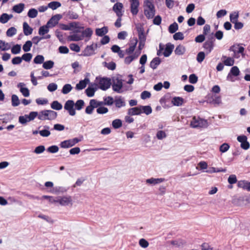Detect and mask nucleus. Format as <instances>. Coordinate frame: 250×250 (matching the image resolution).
I'll list each match as a JSON object with an SVG mask.
<instances>
[{"label": "nucleus", "mask_w": 250, "mask_h": 250, "mask_svg": "<svg viewBox=\"0 0 250 250\" xmlns=\"http://www.w3.org/2000/svg\"><path fill=\"white\" fill-rule=\"evenodd\" d=\"M37 116L41 120H53L56 118L57 113L51 110H45L38 113Z\"/></svg>", "instance_id": "3"}, {"label": "nucleus", "mask_w": 250, "mask_h": 250, "mask_svg": "<svg viewBox=\"0 0 250 250\" xmlns=\"http://www.w3.org/2000/svg\"><path fill=\"white\" fill-rule=\"evenodd\" d=\"M165 181L164 178H151L146 180V183L152 185H155Z\"/></svg>", "instance_id": "22"}, {"label": "nucleus", "mask_w": 250, "mask_h": 250, "mask_svg": "<svg viewBox=\"0 0 250 250\" xmlns=\"http://www.w3.org/2000/svg\"><path fill=\"white\" fill-rule=\"evenodd\" d=\"M123 8L124 5L122 3L117 2L113 5L112 10L117 17H122L124 12Z\"/></svg>", "instance_id": "14"}, {"label": "nucleus", "mask_w": 250, "mask_h": 250, "mask_svg": "<svg viewBox=\"0 0 250 250\" xmlns=\"http://www.w3.org/2000/svg\"><path fill=\"white\" fill-rule=\"evenodd\" d=\"M171 103L173 105L181 106L184 103V99L180 97H174L172 99Z\"/></svg>", "instance_id": "26"}, {"label": "nucleus", "mask_w": 250, "mask_h": 250, "mask_svg": "<svg viewBox=\"0 0 250 250\" xmlns=\"http://www.w3.org/2000/svg\"><path fill=\"white\" fill-rule=\"evenodd\" d=\"M21 51V46L20 44L14 45L11 48V52L13 54H18Z\"/></svg>", "instance_id": "51"}, {"label": "nucleus", "mask_w": 250, "mask_h": 250, "mask_svg": "<svg viewBox=\"0 0 250 250\" xmlns=\"http://www.w3.org/2000/svg\"><path fill=\"white\" fill-rule=\"evenodd\" d=\"M239 17V12L238 11H235L230 14L229 18L230 21L232 23L238 21Z\"/></svg>", "instance_id": "43"}, {"label": "nucleus", "mask_w": 250, "mask_h": 250, "mask_svg": "<svg viewBox=\"0 0 250 250\" xmlns=\"http://www.w3.org/2000/svg\"><path fill=\"white\" fill-rule=\"evenodd\" d=\"M11 48V45L7 42L0 40V50L6 51L8 50Z\"/></svg>", "instance_id": "36"}, {"label": "nucleus", "mask_w": 250, "mask_h": 250, "mask_svg": "<svg viewBox=\"0 0 250 250\" xmlns=\"http://www.w3.org/2000/svg\"><path fill=\"white\" fill-rule=\"evenodd\" d=\"M156 137L158 140H163L167 136L166 133L163 130H159L156 134Z\"/></svg>", "instance_id": "53"}, {"label": "nucleus", "mask_w": 250, "mask_h": 250, "mask_svg": "<svg viewBox=\"0 0 250 250\" xmlns=\"http://www.w3.org/2000/svg\"><path fill=\"white\" fill-rule=\"evenodd\" d=\"M25 83H20L17 85V87L19 88L20 91L24 97H28L30 95L29 90L25 87Z\"/></svg>", "instance_id": "17"}, {"label": "nucleus", "mask_w": 250, "mask_h": 250, "mask_svg": "<svg viewBox=\"0 0 250 250\" xmlns=\"http://www.w3.org/2000/svg\"><path fill=\"white\" fill-rule=\"evenodd\" d=\"M61 6V3L57 1H51L48 4V8H50L52 10H55Z\"/></svg>", "instance_id": "40"}, {"label": "nucleus", "mask_w": 250, "mask_h": 250, "mask_svg": "<svg viewBox=\"0 0 250 250\" xmlns=\"http://www.w3.org/2000/svg\"><path fill=\"white\" fill-rule=\"evenodd\" d=\"M222 59H224V64L226 66H232L234 63V60L232 58L223 56Z\"/></svg>", "instance_id": "30"}, {"label": "nucleus", "mask_w": 250, "mask_h": 250, "mask_svg": "<svg viewBox=\"0 0 250 250\" xmlns=\"http://www.w3.org/2000/svg\"><path fill=\"white\" fill-rule=\"evenodd\" d=\"M23 33L26 36L30 35L32 33L33 29L26 22H24L23 24Z\"/></svg>", "instance_id": "28"}, {"label": "nucleus", "mask_w": 250, "mask_h": 250, "mask_svg": "<svg viewBox=\"0 0 250 250\" xmlns=\"http://www.w3.org/2000/svg\"><path fill=\"white\" fill-rule=\"evenodd\" d=\"M11 103L13 106H17L20 104V101L17 95L15 94L12 95Z\"/></svg>", "instance_id": "39"}, {"label": "nucleus", "mask_w": 250, "mask_h": 250, "mask_svg": "<svg viewBox=\"0 0 250 250\" xmlns=\"http://www.w3.org/2000/svg\"><path fill=\"white\" fill-rule=\"evenodd\" d=\"M237 186L240 188L250 191V182L245 180L239 181L237 183Z\"/></svg>", "instance_id": "23"}, {"label": "nucleus", "mask_w": 250, "mask_h": 250, "mask_svg": "<svg viewBox=\"0 0 250 250\" xmlns=\"http://www.w3.org/2000/svg\"><path fill=\"white\" fill-rule=\"evenodd\" d=\"M38 116V112L32 111L29 115L21 116L19 118V122L22 125H25L27 123L33 120Z\"/></svg>", "instance_id": "6"}, {"label": "nucleus", "mask_w": 250, "mask_h": 250, "mask_svg": "<svg viewBox=\"0 0 250 250\" xmlns=\"http://www.w3.org/2000/svg\"><path fill=\"white\" fill-rule=\"evenodd\" d=\"M112 125L114 128L117 129L120 128L122 126V123L121 120L116 119L113 121Z\"/></svg>", "instance_id": "61"}, {"label": "nucleus", "mask_w": 250, "mask_h": 250, "mask_svg": "<svg viewBox=\"0 0 250 250\" xmlns=\"http://www.w3.org/2000/svg\"><path fill=\"white\" fill-rule=\"evenodd\" d=\"M17 33V29L14 27L9 28L6 31V35L8 37H13Z\"/></svg>", "instance_id": "52"}, {"label": "nucleus", "mask_w": 250, "mask_h": 250, "mask_svg": "<svg viewBox=\"0 0 250 250\" xmlns=\"http://www.w3.org/2000/svg\"><path fill=\"white\" fill-rule=\"evenodd\" d=\"M79 30L75 31L74 34L69 36L68 39L70 41L78 42L83 39V36L81 34H79L78 33L80 32Z\"/></svg>", "instance_id": "18"}, {"label": "nucleus", "mask_w": 250, "mask_h": 250, "mask_svg": "<svg viewBox=\"0 0 250 250\" xmlns=\"http://www.w3.org/2000/svg\"><path fill=\"white\" fill-rule=\"evenodd\" d=\"M142 113L140 106L132 107L128 110L127 114L130 116L140 115Z\"/></svg>", "instance_id": "21"}, {"label": "nucleus", "mask_w": 250, "mask_h": 250, "mask_svg": "<svg viewBox=\"0 0 250 250\" xmlns=\"http://www.w3.org/2000/svg\"><path fill=\"white\" fill-rule=\"evenodd\" d=\"M112 90L118 93L123 92V80L119 78H113L111 81Z\"/></svg>", "instance_id": "5"}, {"label": "nucleus", "mask_w": 250, "mask_h": 250, "mask_svg": "<svg viewBox=\"0 0 250 250\" xmlns=\"http://www.w3.org/2000/svg\"><path fill=\"white\" fill-rule=\"evenodd\" d=\"M178 24L176 22H174L169 26L168 31L170 33H174L178 30Z\"/></svg>", "instance_id": "57"}, {"label": "nucleus", "mask_w": 250, "mask_h": 250, "mask_svg": "<svg viewBox=\"0 0 250 250\" xmlns=\"http://www.w3.org/2000/svg\"><path fill=\"white\" fill-rule=\"evenodd\" d=\"M232 48H233L232 50L234 52V53H237L243 54L244 51V48L239 45H237V46H233L230 48V50H231Z\"/></svg>", "instance_id": "56"}, {"label": "nucleus", "mask_w": 250, "mask_h": 250, "mask_svg": "<svg viewBox=\"0 0 250 250\" xmlns=\"http://www.w3.org/2000/svg\"><path fill=\"white\" fill-rule=\"evenodd\" d=\"M141 110L142 111V113H144L146 115H149L152 112L151 107L149 105L146 106H140Z\"/></svg>", "instance_id": "41"}, {"label": "nucleus", "mask_w": 250, "mask_h": 250, "mask_svg": "<svg viewBox=\"0 0 250 250\" xmlns=\"http://www.w3.org/2000/svg\"><path fill=\"white\" fill-rule=\"evenodd\" d=\"M27 15L30 18H35L38 15V11L36 9L31 8L28 11Z\"/></svg>", "instance_id": "50"}, {"label": "nucleus", "mask_w": 250, "mask_h": 250, "mask_svg": "<svg viewBox=\"0 0 250 250\" xmlns=\"http://www.w3.org/2000/svg\"><path fill=\"white\" fill-rule=\"evenodd\" d=\"M84 104V102L83 100H79L75 103H74L75 109L77 110H81Z\"/></svg>", "instance_id": "45"}, {"label": "nucleus", "mask_w": 250, "mask_h": 250, "mask_svg": "<svg viewBox=\"0 0 250 250\" xmlns=\"http://www.w3.org/2000/svg\"><path fill=\"white\" fill-rule=\"evenodd\" d=\"M237 140L241 143L242 148L247 150L250 147V144L247 141V137L245 135H241L237 137Z\"/></svg>", "instance_id": "16"}, {"label": "nucleus", "mask_w": 250, "mask_h": 250, "mask_svg": "<svg viewBox=\"0 0 250 250\" xmlns=\"http://www.w3.org/2000/svg\"><path fill=\"white\" fill-rule=\"evenodd\" d=\"M21 58L24 61L29 62L32 58V55L29 53H25L22 55Z\"/></svg>", "instance_id": "62"}, {"label": "nucleus", "mask_w": 250, "mask_h": 250, "mask_svg": "<svg viewBox=\"0 0 250 250\" xmlns=\"http://www.w3.org/2000/svg\"><path fill=\"white\" fill-rule=\"evenodd\" d=\"M97 48V44H92L90 45H87L83 51L81 56H90L94 54V51Z\"/></svg>", "instance_id": "11"}, {"label": "nucleus", "mask_w": 250, "mask_h": 250, "mask_svg": "<svg viewBox=\"0 0 250 250\" xmlns=\"http://www.w3.org/2000/svg\"><path fill=\"white\" fill-rule=\"evenodd\" d=\"M95 84L99 89L106 90L111 85V80L107 77H96Z\"/></svg>", "instance_id": "2"}, {"label": "nucleus", "mask_w": 250, "mask_h": 250, "mask_svg": "<svg viewBox=\"0 0 250 250\" xmlns=\"http://www.w3.org/2000/svg\"><path fill=\"white\" fill-rule=\"evenodd\" d=\"M160 59L159 57H155L151 61L150 63V66L153 69H155L160 64Z\"/></svg>", "instance_id": "32"}, {"label": "nucleus", "mask_w": 250, "mask_h": 250, "mask_svg": "<svg viewBox=\"0 0 250 250\" xmlns=\"http://www.w3.org/2000/svg\"><path fill=\"white\" fill-rule=\"evenodd\" d=\"M54 63L52 61H47L43 62L42 67L45 69H50L54 66Z\"/></svg>", "instance_id": "47"}, {"label": "nucleus", "mask_w": 250, "mask_h": 250, "mask_svg": "<svg viewBox=\"0 0 250 250\" xmlns=\"http://www.w3.org/2000/svg\"><path fill=\"white\" fill-rule=\"evenodd\" d=\"M12 18V15H8L6 13H3L0 16V22L3 24L6 23Z\"/></svg>", "instance_id": "29"}, {"label": "nucleus", "mask_w": 250, "mask_h": 250, "mask_svg": "<svg viewBox=\"0 0 250 250\" xmlns=\"http://www.w3.org/2000/svg\"><path fill=\"white\" fill-rule=\"evenodd\" d=\"M229 148V146L228 144L227 143H224L220 146V151L224 153L227 151Z\"/></svg>", "instance_id": "63"}, {"label": "nucleus", "mask_w": 250, "mask_h": 250, "mask_svg": "<svg viewBox=\"0 0 250 250\" xmlns=\"http://www.w3.org/2000/svg\"><path fill=\"white\" fill-rule=\"evenodd\" d=\"M92 33V30L90 28H87L82 32L81 35L83 36V38L84 37L89 38L91 36Z\"/></svg>", "instance_id": "55"}, {"label": "nucleus", "mask_w": 250, "mask_h": 250, "mask_svg": "<svg viewBox=\"0 0 250 250\" xmlns=\"http://www.w3.org/2000/svg\"><path fill=\"white\" fill-rule=\"evenodd\" d=\"M62 18V16L61 14H56L53 16L51 19L47 21V25L50 27H53L57 25L59 21Z\"/></svg>", "instance_id": "15"}, {"label": "nucleus", "mask_w": 250, "mask_h": 250, "mask_svg": "<svg viewBox=\"0 0 250 250\" xmlns=\"http://www.w3.org/2000/svg\"><path fill=\"white\" fill-rule=\"evenodd\" d=\"M44 128H45L43 130H40L39 131V133L42 137H46L49 136L50 135V132L49 130V126L48 125H44Z\"/></svg>", "instance_id": "34"}, {"label": "nucleus", "mask_w": 250, "mask_h": 250, "mask_svg": "<svg viewBox=\"0 0 250 250\" xmlns=\"http://www.w3.org/2000/svg\"><path fill=\"white\" fill-rule=\"evenodd\" d=\"M144 14L148 19H152L155 14V6L152 1L145 0L144 2Z\"/></svg>", "instance_id": "1"}, {"label": "nucleus", "mask_w": 250, "mask_h": 250, "mask_svg": "<svg viewBox=\"0 0 250 250\" xmlns=\"http://www.w3.org/2000/svg\"><path fill=\"white\" fill-rule=\"evenodd\" d=\"M44 58L42 55H38L34 59L33 62L36 64H42L44 62Z\"/></svg>", "instance_id": "46"}, {"label": "nucleus", "mask_w": 250, "mask_h": 250, "mask_svg": "<svg viewBox=\"0 0 250 250\" xmlns=\"http://www.w3.org/2000/svg\"><path fill=\"white\" fill-rule=\"evenodd\" d=\"M139 245L143 248H146L149 246V243L144 238H141L139 241Z\"/></svg>", "instance_id": "58"}, {"label": "nucleus", "mask_w": 250, "mask_h": 250, "mask_svg": "<svg viewBox=\"0 0 250 250\" xmlns=\"http://www.w3.org/2000/svg\"><path fill=\"white\" fill-rule=\"evenodd\" d=\"M130 4V12L134 16L136 15L139 12L140 2L139 0H129Z\"/></svg>", "instance_id": "13"}, {"label": "nucleus", "mask_w": 250, "mask_h": 250, "mask_svg": "<svg viewBox=\"0 0 250 250\" xmlns=\"http://www.w3.org/2000/svg\"><path fill=\"white\" fill-rule=\"evenodd\" d=\"M74 102L73 100H69L67 101L64 105V108L67 110L69 115L74 116L76 114L75 109L74 108Z\"/></svg>", "instance_id": "12"}, {"label": "nucleus", "mask_w": 250, "mask_h": 250, "mask_svg": "<svg viewBox=\"0 0 250 250\" xmlns=\"http://www.w3.org/2000/svg\"><path fill=\"white\" fill-rule=\"evenodd\" d=\"M138 32L139 42H146V36L144 33V29L140 28L138 29Z\"/></svg>", "instance_id": "37"}, {"label": "nucleus", "mask_w": 250, "mask_h": 250, "mask_svg": "<svg viewBox=\"0 0 250 250\" xmlns=\"http://www.w3.org/2000/svg\"><path fill=\"white\" fill-rule=\"evenodd\" d=\"M59 147L57 146H51L47 148V151L51 153H55L58 151Z\"/></svg>", "instance_id": "64"}, {"label": "nucleus", "mask_w": 250, "mask_h": 250, "mask_svg": "<svg viewBox=\"0 0 250 250\" xmlns=\"http://www.w3.org/2000/svg\"><path fill=\"white\" fill-rule=\"evenodd\" d=\"M114 102L116 106L118 108H121V107L125 106V103L121 97L116 99Z\"/></svg>", "instance_id": "49"}, {"label": "nucleus", "mask_w": 250, "mask_h": 250, "mask_svg": "<svg viewBox=\"0 0 250 250\" xmlns=\"http://www.w3.org/2000/svg\"><path fill=\"white\" fill-rule=\"evenodd\" d=\"M50 27L47 25V24L45 25L41 26L39 30V34L40 35L43 36L49 32V28Z\"/></svg>", "instance_id": "35"}, {"label": "nucleus", "mask_w": 250, "mask_h": 250, "mask_svg": "<svg viewBox=\"0 0 250 250\" xmlns=\"http://www.w3.org/2000/svg\"><path fill=\"white\" fill-rule=\"evenodd\" d=\"M24 4L23 3H20L15 5L13 7V10L17 13H21L23 10Z\"/></svg>", "instance_id": "38"}, {"label": "nucleus", "mask_w": 250, "mask_h": 250, "mask_svg": "<svg viewBox=\"0 0 250 250\" xmlns=\"http://www.w3.org/2000/svg\"><path fill=\"white\" fill-rule=\"evenodd\" d=\"M63 15L70 20H77L79 18L78 14L72 10H69L64 13Z\"/></svg>", "instance_id": "24"}, {"label": "nucleus", "mask_w": 250, "mask_h": 250, "mask_svg": "<svg viewBox=\"0 0 250 250\" xmlns=\"http://www.w3.org/2000/svg\"><path fill=\"white\" fill-rule=\"evenodd\" d=\"M140 54V52L138 54H137V53H135L134 54L126 57L125 58V63L126 64H129L133 60L136 59Z\"/></svg>", "instance_id": "25"}, {"label": "nucleus", "mask_w": 250, "mask_h": 250, "mask_svg": "<svg viewBox=\"0 0 250 250\" xmlns=\"http://www.w3.org/2000/svg\"><path fill=\"white\" fill-rule=\"evenodd\" d=\"M186 51V48L183 45H179L176 47L174 51L175 53L177 55H182Z\"/></svg>", "instance_id": "33"}, {"label": "nucleus", "mask_w": 250, "mask_h": 250, "mask_svg": "<svg viewBox=\"0 0 250 250\" xmlns=\"http://www.w3.org/2000/svg\"><path fill=\"white\" fill-rule=\"evenodd\" d=\"M72 88L70 84H65L63 85L62 89V93L63 94H67L71 91Z\"/></svg>", "instance_id": "44"}, {"label": "nucleus", "mask_w": 250, "mask_h": 250, "mask_svg": "<svg viewBox=\"0 0 250 250\" xmlns=\"http://www.w3.org/2000/svg\"><path fill=\"white\" fill-rule=\"evenodd\" d=\"M239 74L240 71L239 68L237 66H234L230 69V70L227 77V80L232 82H234L235 79L234 78V77H237L239 76Z\"/></svg>", "instance_id": "10"}, {"label": "nucleus", "mask_w": 250, "mask_h": 250, "mask_svg": "<svg viewBox=\"0 0 250 250\" xmlns=\"http://www.w3.org/2000/svg\"><path fill=\"white\" fill-rule=\"evenodd\" d=\"M174 48V46L173 44H172L170 43H168L166 44V47L164 49V52L163 53L164 56L166 57H169L171 55V53L172 52V51H173Z\"/></svg>", "instance_id": "19"}, {"label": "nucleus", "mask_w": 250, "mask_h": 250, "mask_svg": "<svg viewBox=\"0 0 250 250\" xmlns=\"http://www.w3.org/2000/svg\"><path fill=\"white\" fill-rule=\"evenodd\" d=\"M205 58V53L201 51L197 54L196 60L199 63H201Z\"/></svg>", "instance_id": "54"}, {"label": "nucleus", "mask_w": 250, "mask_h": 250, "mask_svg": "<svg viewBox=\"0 0 250 250\" xmlns=\"http://www.w3.org/2000/svg\"><path fill=\"white\" fill-rule=\"evenodd\" d=\"M81 141V139H79L77 138H74L62 142L60 143V146L62 148H69L75 146L76 144L78 143Z\"/></svg>", "instance_id": "8"}, {"label": "nucleus", "mask_w": 250, "mask_h": 250, "mask_svg": "<svg viewBox=\"0 0 250 250\" xmlns=\"http://www.w3.org/2000/svg\"><path fill=\"white\" fill-rule=\"evenodd\" d=\"M58 203L62 206H72L73 201L71 196H63L58 197Z\"/></svg>", "instance_id": "9"}, {"label": "nucleus", "mask_w": 250, "mask_h": 250, "mask_svg": "<svg viewBox=\"0 0 250 250\" xmlns=\"http://www.w3.org/2000/svg\"><path fill=\"white\" fill-rule=\"evenodd\" d=\"M104 66L109 70H114L116 68V63L113 62H111L108 63L104 62Z\"/></svg>", "instance_id": "59"}, {"label": "nucleus", "mask_w": 250, "mask_h": 250, "mask_svg": "<svg viewBox=\"0 0 250 250\" xmlns=\"http://www.w3.org/2000/svg\"><path fill=\"white\" fill-rule=\"evenodd\" d=\"M214 38L211 36L204 43L203 47L206 51V53L207 55L209 54L213 49L214 46Z\"/></svg>", "instance_id": "7"}, {"label": "nucleus", "mask_w": 250, "mask_h": 250, "mask_svg": "<svg viewBox=\"0 0 250 250\" xmlns=\"http://www.w3.org/2000/svg\"><path fill=\"white\" fill-rule=\"evenodd\" d=\"M192 128H206L208 126L207 120L199 117H193L190 123Z\"/></svg>", "instance_id": "4"}, {"label": "nucleus", "mask_w": 250, "mask_h": 250, "mask_svg": "<svg viewBox=\"0 0 250 250\" xmlns=\"http://www.w3.org/2000/svg\"><path fill=\"white\" fill-rule=\"evenodd\" d=\"M32 45V42L30 41H27L25 42V43L23 44L22 46V49L25 52H27L29 51L31 49V47Z\"/></svg>", "instance_id": "48"}, {"label": "nucleus", "mask_w": 250, "mask_h": 250, "mask_svg": "<svg viewBox=\"0 0 250 250\" xmlns=\"http://www.w3.org/2000/svg\"><path fill=\"white\" fill-rule=\"evenodd\" d=\"M68 188L63 187H56L53 188V190L50 191L54 194L63 193L66 192Z\"/></svg>", "instance_id": "27"}, {"label": "nucleus", "mask_w": 250, "mask_h": 250, "mask_svg": "<svg viewBox=\"0 0 250 250\" xmlns=\"http://www.w3.org/2000/svg\"><path fill=\"white\" fill-rule=\"evenodd\" d=\"M89 82V80L88 78H85L83 80L80 81L79 83H78L75 87V88L78 90H80L84 89L87 84Z\"/></svg>", "instance_id": "20"}, {"label": "nucleus", "mask_w": 250, "mask_h": 250, "mask_svg": "<svg viewBox=\"0 0 250 250\" xmlns=\"http://www.w3.org/2000/svg\"><path fill=\"white\" fill-rule=\"evenodd\" d=\"M85 93L86 95L89 97H92L94 95V93L95 92V89L94 88H92L90 87H88L85 90Z\"/></svg>", "instance_id": "60"}, {"label": "nucleus", "mask_w": 250, "mask_h": 250, "mask_svg": "<svg viewBox=\"0 0 250 250\" xmlns=\"http://www.w3.org/2000/svg\"><path fill=\"white\" fill-rule=\"evenodd\" d=\"M51 107L53 109L60 110L62 109V104L57 101H54L51 103Z\"/></svg>", "instance_id": "42"}, {"label": "nucleus", "mask_w": 250, "mask_h": 250, "mask_svg": "<svg viewBox=\"0 0 250 250\" xmlns=\"http://www.w3.org/2000/svg\"><path fill=\"white\" fill-rule=\"evenodd\" d=\"M95 32L97 36L102 37L108 32V28L106 26L101 28H97L96 29Z\"/></svg>", "instance_id": "31"}]
</instances>
